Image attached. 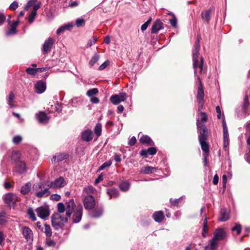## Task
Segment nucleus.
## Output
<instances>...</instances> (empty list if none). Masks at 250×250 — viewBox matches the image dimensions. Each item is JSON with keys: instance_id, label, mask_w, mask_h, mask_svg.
<instances>
[{"instance_id": "10", "label": "nucleus", "mask_w": 250, "mask_h": 250, "mask_svg": "<svg viewBox=\"0 0 250 250\" xmlns=\"http://www.w3.org/2000/svg\"><path fill=\"white\" fill-rule=\"evenodd\" d=\"M66 185L65 181L63 177H61L56 179L54 181L50 183L48 186L54 188H59L64 187Z\"/></svg>"}, {"instance_id": "61", "label": "nucleus", "mask_w": 250, "mask_h": 250, "mask_svg": "<svg viewBox=\"0 0 250 250\" xmlns=\"http://www.w3.org/2000/svg\"><path fill=\"white\" fill-rule=\"evenodd\" d=\"M216 111L217 113V118L218 119H221L222 115H221V109L219 106H217L216 107Z\"/></svg>"}, {"instance_id": "60", "label": "nucleus", "mask_w": 250, "mask_h": 250, "mask_svg": "<svg viewBox=\"0 0 250 250\" xmlns=\"http://www.w3.org/2000/svg\"><path fill=\"white\" fill-rule=\"evenodd\" d=\"M136 143V138L133 136L129 140L128 142V145H129L130 146H132L135 144Z\"/></svg>"}, {"instance_id": "63", "label": "nucleus", "mask_w": 250, "mask_h": 250, "mask_svg": "<svg viewBox=\"0 0 250 250\" xmlns=\"http://www.w3.org/2000/svg\"><path fill=\"white\" fill-rule=\"evenodd\" d=\"M223 139L224 140H229L228 130L223 131Z\"/></svg>"}, {"instance_id": "47", "label": "nucleus", "mask_w": 250, "mask_h": 250, "mask_svg": "<svg viewBox=\"0 0 250 250\" xmlns=\"http://www.w3.org/2000/svg\"><path fill=\"white\" fill-rule=\"evenodd\" d=\"M111 165V162L110 161H107L104 162L102 166H101L99 168V170H102L104 168L106 167H109Z\"/></svg>"}, {"instance_id": "53", "label": "nucleus", "mask_w": 250, "mask_h": 250, "mask_svg": "<svg viewBox=\"0 0 250 250\" xmlns=\"http://www.w3.org/2000/svg\"><path fill=\"white\" fill-rule=\"evenodd\" d=\"M18 7V3L16 1L13 2L9 6V9L11 10H16Z\"/></svg>"}, {"instance_id": "17", "label": "nucleus", "mask_w": 250, "mask_h": 250, "mask_svg": "<svg viewBox=\"0 0 250 250\" xmlns=\"http://www.w3.org/2000/svg\"><path fill=\"white\" fill-rule=\"evenodd\" d=\"M93 133L91 130L86 129L82 133V139L85 142H89L93 139Z\"/></svg>"}, {"instance_id": "62", "label": "nucleus", "mask_w": 250, "mask_h": 250, "mask_svg": "<svg viewBox=\"0 0 250 250\" xmlns=\"http://www.w3.org/2000/svg\"><path fill=\"white\" fill-rule=\"evenodd\" d=\"M99 99L96 97H92L90 98V102L93 104H98L99 103Z\"/></svg>"}, {"instance_id": "4", "label": "nucleus", "mask_w": 250, "mask_h": 250, "mask_svg": "<svg viewBox=\"0 0 250 250\" xmlns=\"http://www.w3.org/2000/svg\"><path fill=\"white\" fill-rule=\"evenodd\" d=\"M208 133H200L199 136V140L200 144L201 146L202 150L205 152L204 154V161L206 163L207 162V157L209 152V146L208 143L206 142V140L208 138Z\"/></svg>"}, {"instance_id": "54", "label": "nucleus", "mask_w": 250, "mask_h": 250, "mask_svg": "<svg viewBox=\"0 0 250 250\" xmlns=\"http://www.w3.org/2000/svg\"><path fill=\"white\" fill-rule=\"evenodd\" d=\"M96 41L97 40L94 38H93L92 39L89 40L86 45V47L88 48L91 47L93 44L95 43Z\"/></svg>"}, {"instance_id": "41", "label": "nucleus", "mask_w": 250, "mask_h": 250, "mask_svg": "<svg viewBox=\"0 0 250 250\" xmlns=\"http://www.w3.org/2000/svg\"><path fill=\"white\" fill-rule=\"evenodd\" d=\"M169 15H172V17H173V18L172 19H170L169 20V22L170 23V24L174 27H177V20L176 18V17L175 16V15L172 13H169Z\"/></svg>"}, {"instance_id": "6", "label": "nucleus", "mask_w": 250, "mask_h": 250, "mask_svg": "<svg viewBox=\"0 0 250 250\" xmlns=\"http://www.w3.org/2000/svg\"><path fill=\"white\" fill-rule=\"evenodd\" d=\"M127 95L125 93L122 92L119 94L112 95L110 98V101L114 104H118L121 102L126 100Z\"/></svg>"}, {"instance_id": "29", "label": "nucleus", "mask_w": 250, "mask_h": 250, "mask_svg": "<svg viewBox=\"0 0 250 250\" xmlns=\"http://www.w3.org/2000/svg\"><path fill=\"white\" fill-rule=\"evenodd\" d=\"M102 213V208H96L90 212V215L93 218H98L101 216Z\"/></svg>"}, {"instance_id": "30", "label": "nucleus", "mask_w": 250, "mask_h": 250, "mask_svg": "<svg viewBox=\"0 0 250 250\" xmlns=\"http://www.w3.org/2000/svg\"><path fill=\"white\" fill-rule=\"evenodd\" d=\"M208 217L206 215V217L203 221V231H202V236L204 237H206L207 233L208 232Z\"/></svg>"}, {"instance_id": "23", "label": "nucleus", "mask_w": 250, "mask_h": 250, "mask_svg": "<svg viewBox=\"0 0 250 250\" xmlns=\"http://www.w3.org/2000/svg\"><path fill=\"white\" fill-rule=\"evenodd\" d=\"M32 184L30 182H27L21 188V193L23 195L27 194L31 189Z\"/></svg>"}, {"instance_id": "22", "label": "nucleus", "mask_w": 250, "mask_h": 250, "mask_svg": "<svg viewBox=\"0 0 250 250\" xmlns=\"http://www.w3.org/2000/svg\"><path fill=\"white\" fill-rule=\"evenodd\" d=\"M73 27V24L71 23H69L64 25L60 27L57 30L56 33L58 35L63 32L65 30H69Z\"/></svg>"}, {"instance_id": "59", "label": "nucleus", "mask_w": 250, "mask_h": 250, "mask_svg": "<svg viewBox=\"0 0 250 250\" xmlns=\"http://www.w3.org/2000/svg\"><path fill=\"white\" fill-rule=\"evenodd\" d=\"M85 190L87 193H92L94 192L95 189L93 187L89 186L85 188Z\"/></svg>"}, {"instance_id": "50", "label": "nucleus", "mask_w": 250, "mask_h": 250, "mask_svg": "<svg viewBox=\"0 0 250 250\" xmlns=\"http://www.w3.org/2000/svg\"><path fill=\"white\" fill-rule=\"evenodd\" d=\"M22 140V137L20 135L15 136L13 139V142L15 144H18Z\"/></svg>"}, {"instance_id": "38", "label": "nucleus", "mask_w": 250, "mask_h": 250, "mask_svg": "<svg viewBox=\"0 0 250 250\" xmlns=\"http://www.w3.org/2000/svg\"><path fill=\"white\" fill-rule=\"evenodd\" d=\"M98 89L96 88L90 89L88 90L87 92V95L89 97H94L93 96L97 94L98 93Z\"/></svg>"}, {"instance_id": "58", "label": "nucleus", "mask_w": 250, "mask_h": 250, "mask_svg": "<svg viewBox=\"0 0 250 250\" xmlns=\"http://www.w3.org/2000/svg\"><path fill=\"white\" fill-rule=\"evenodd\" d=\"M104 179V174L101 173L95 181V184L96 185Z\"/></svg>"}, {"instance_id": "39", "label": "nucleus", "mask_w": 250, "mask_h": 250, "mask_svg": "<svg viewBox=\"0 0 250 250\" xmlns=\"http://www.w3.org/2000/svg\"><path fill=\"white\" fill-rule=\"evenodd\" d=\"M27 213L30 219L33 221H35L37 219L35 214L34 213V211L32 208H29L28 209Z\"/></svg>"}, {"instance_id": "48", "label": "nucleus", "mask_w": 250, "mask_h": 250, "mask_svg": "<svg viewBox=\"0 0 250 250\" xmlns=\"http://www.w3.org/2000/svg\"><path fill=\"white\" fill-rule=\"evenodd\" d=\"M37 14L36 12L35 11H32L29 15V18H28V21L30 23H32L33 22L35 17L36 16Z\"/></svg>"}, {"instance_id": "34", "label": "nucleus", "mask_w": 250, "mask_h": 250, "mask_svg": "<svg viewBox=\"0 0 250 250\" xmlns=\"http://www.w3.org/2000/svg\"><path fill=\"white\" fill-rule=\"evenodd\" d=\"M130 188V184L127 181L122 182L120 184V189L124 191H127Z\"/></svg>"}, {"instance_id": "12", "label": "nucleus", "mask_w": 250, "mask_h": 250, "mask_svg": "<svg viewBox=\"0 0 250 250\" xmlns=\"http://www.w3.org/2000/svg\"><path fill=\"white\" fill-rule=\"evenodd\" d=\"M55 39L51 37H49L46 40L43 44L42 51L44 53L50 52L51 49L55 42Z\"/></svg>"}, {"instance_id": "9", "label": "nucleus", "mask_w": 250, "mask_h": 250, "mask_svg": "<svg viewBox=\"0 0 250 250\" xmlns=\"http://www.w3.org/2000/svg\"><path fill=\"white\" fill-rule=\"evenodd\" d=\"M4 200L9 206H14L17 200V197L12 193H9L4 196Z\"/></svg>"}, {"instance_id": "37", "label": "nucleus", "mask_w": 250, "mask_h": 250, "mask_svg": "<svg viewBox=\"0 0 250 250\" xmlns=\"http://www.w3.org/2000/svg\"><path fill=\"white\" fill-rule=\"evenodd\" d=\"M58 213L61 214L64 213V211L66 210V208L64 205L62 203H59L57 205Z\"/></svg>"}, {"instance_id": "13", "label": "nucleus", "mask_w": 250, "mask_h": 250, "mask_svg": "<svg viewBox=\"0 0 250 250\" xmlns=\"http://www.w3.org/2000/svg\"><path fill=\"white\" fill-rule=\"evenodd\" d=\"M66 206V216L67 217H70L72 212L74 210V208L75 207V203L73 199H71L69 202L65 203Z\"/></svg>"}, {"instance_id": "35", "label": "nucleus", "mask_w": 250, "mask_h": 250, "mask_svg": "<svg viewBox=\"0 0 250 250\" xmlns=\"http://www.w3.org/2000/svg\"><path fill=\"white\" fill-rule=\"evenodd\" d=\"M67 155L63 153L58 154L53 157L55 161L59 162L62 161L66 158Z\"/></svg>"}, {"instance_id": "14", "label": "nucleus", "mask_w": 250, "mask_h": 250, "mask_svg": "<svg viewBox=\"0 0 250 250\" xmlns=\"http://www.w3.org/2000/svg\"><path fill=\"white\" fill-rule=\"evenodd\" d=\"M226 236V233L223 229L219 228L216 229L213 233V238L214 240L217 241L223 239Z\"/></svg>"}, {"instance_id": "24", "label": "nucleus", "mask_w": 250, "mask_h": 250, "mask_svg": "<svg viewBox=\"0 0 250 250\" xmlns=\"http://www.w3.org/2000/svg\"><path fill=\"white\" fill-rule=\"evenodd\" d=\"M140 142L142 144L149 146H152L153 144L151 138L147 135H142V136L140 138Z\"/></svg>"}, {"instance_id": "25", "label": "nucleus", "mask_w": 250, "mask_h": 250, "mask_svg": "<svg viewBox=\"0 0 250 250\" xmlns=\"http://www.w3.org/2000/svg\"><path fill=\"white\" fill-rule=\"evenodd\" d=\"M156 171V168L150 166H146L142 168L141 172L146 174L152 173Z\"/></svg>"}, {"instance_id": "1", "label": "nucleus", "mask_w": 250, "mask_h": 250, "mask_svg": "<svg viewBox=\"0 0 250 250\" xmlns=\"http://www.w3.org/2000/svg\"><path fill=\"white\" fill-rule=\"evenodd\" d=\"M200 37H198L197 41L195 42L194 48L192 50V60H193V67L194 68V74L197 77V82L199 84L198 88L197 94V101H204V92L203 87L201 83L200 77L197 75L198 71L200 74H202L205 72L203 67L204 59L202 57H199V51L200 49Z\"/></svg>"}, {"instance_id": "26", "label": "nucleus", "mask_w": 250, "mask_h": 250, "mask_svg": "<svg viewBox=\"0 0 250 250\" xmlns=\"http://www.w3.org/2000/svg\"><path fill=\"white\" fill-rule=\"evenodd\" d=\"M17 167L19 172L22 173L26 170V166L25 163L21 161H18L17 162Z\"/></svg>"}, {"instance_id": "43", "label": "nucleus", "mask_w": 250, "mask_h": 250, "mask_svg": "<svg viewBox=\"0 0 250 250\" xmlns=\"http://www.w3.org/2000/svg\"><path fill=\"white\" fill-rule=\"evenodd\" d=\"M6 221L5 213L4 212L0 213V224L3 225Z\"/></svg>"}, {"instance_id": "55", "label": "nucleus", "mask_w": 250, "mask_h": 250, "mask_svg": "<svg viewBox=\"0 0 250 250\" xmlns=\"http://www.w3.org/2000/svg\"><path fill=\"white\" fill-rule=\"evenodd\" d=\"M50 199L53 201H58L61 199V196L57 194H52L50 197Z\"/></svg>"}, {"instance_id": "28", "label": "nucleus", "mask_w": 250, "mask_h": 250, "mask_svg": "<svg viewBox=\"0 0 250 250\" xmlns=\"http://www.w3.org/2000/svg\"><path fill=\"white\" fill-rule=\"evenodd\" d=\"M19 23L18 21H15L12 23L9 31L6 33L7 35H13L16 33V27Z\"/></svg>"}, {"instance_id": "18", "label": "nucleus", "mask_w": 250, "mask_h": 250, "mask_svg": "<svg viewBox=\"0 0 250 250\" xmlns=\"http://www.w3.org/2000/svg\"><path fill=\"white\" fill-rule=\"evenodd\" d=\"M36 117L38 121L42 124H45L47 122L49 118L46 114L44 112H40L38 114H36Z\"/></svg>"}, {"instance_id": "44", "label": "nucleus", "mask_w": 250, "mask_h": 250, "mask_svg": "<svg viewBox=\"0 0 250 250\" xmlns=\"http://www.w3.org/2000/svg\"><path fill=\"white\" fill-rule=\"evenodd\" d=\"M85 21L83 19H78L76 21V25L78 27L84 25Z\"/></svg>"}, {"instance_id": "3", "label": "nucleus", "mask_w": 250, "mask_h": 250, "mask_svg": "<svg viewBox=\"0 0 250 250\" xmlns=\"http://www.w3.org/2000/svg\"><path fill=\"white\" fill-rule=\"evenodd\" d=\"M32 192L35 193L38 198H42L48 196L50 192L49 189L44 188L43 185L40 183H36L32 187Z\"/></svg>"}, {"instance_id": "45", "label": "nucleus", "mask_w": 250, "mask_h": 250, "mask_svg": "<svg viewBox=\"0 0 250 250\" xmlns=\"http://www.w3.org/2000/svg\"><path fill=\"white\" fill-rule=\"evenodd\" d=\"M217 240H214V238H212V239L210 241V246L209 249H210V250H214L217 245Z\"/></svg>"}, {"instance_id": "51", "label": "nucleus", "mask_w": 250, "mask_h": 250, "mask_svg": "<svg viewBox=\"0 0 250 250\" xmlns=\"http://www.w3.org/2000/svg\"><path fill=\"white\" fill-rule=\"evenodd\" d=\"M109 61H106L99 66L98 70L101 71L104 69L109 65Z\"/></svg>"}, {"instance_id": "7", "label": "nucleus", "mask_w": 250, "mask_h": 250, "mask_svg": "<svg viewBox=\"0 0 250 250\" xmlns=\"http://www.w3.org/2000/svg\"><path fill=\"white\" fill-rule=\"evenodd\" d=\"M83 205L86 209H92L95 206V200L91 195L86 196L83 200Z\"/></svg>"}, {"instance_id": "15", "label": "nucleus", "mask_w": 250, "mask_h": 250, "mask_svg": "<svg viewBox=\"0 0 250 250\" xmlns=\"http://www.w3.org/2000/svg\"><path fill=\"white\" fill-rule=\"evenodd\" d=\"M22 233L24 238L27 240H32L33 234L31 229L27 227L22 228Z\"/></svg>"}, {"instance_id": "42", "label": "nucleus", "mask_w": 250, "mask_h": 250, "mask_svg": "<svg viewBox=\"0 0 250 250\" xmlns=\"http://www.w3.org/2000/svg\"><path fill=\"white\" fill-rule=\"evenodd\" d=\"M26 73L30 75L35 76L37 74V68L28 67L26 69Z\"/></svg>"}, {"instance_id": "36", "label": "nucleus", "mask_w": 250, "mask_h": 250, "mask_svg": "<svg viewBox=\"0 0 250 250\" xmlns=\"http://www.w3.org/2000/svg\"><path fill=\"white\" fill-rule=\"evenodd\" d=\"M14 94H13V93L11 92L9 94L8 98V103L11 107H13L15 106V105L14 104Z\"/></svg>"}, {"instance_id": "57", "label": "nucleus", "mask_w": 250, "mask_h": 250, "mask_svg": "<svg viewBox=\"0 0 250 250\" xmlns=\"http://www.w3.org/2000/svg\"><path fill=\"white\" fill-rule=\"evenodd\" d=\"M249 101L247 97H246L244 99V102L243 104V109L245 111H246L249 106Z\"/></svg>"}, {"instance_id": "16", "label": "nucleus", "mask_w": 250, "mask_h": 250, "mask_svg": "<svg viewBox=\"0 0 250 250\" xmlns=\"http://www.w3.org/2000/svg\"><path fill=\"white\" fill-rule=\"evenodd\" d=\"M36 92L41 94L46 89V83L42 81H39L35 85Z\"/></svg>"}, {"instance_id": "21", "label": "nucleus", "mask_w": 250, "mask_h": 250, "mask_svg": "<svg viewBox=\"0 0 250 250\" xmlns=\"http://www.w3.org/2000/svg\"><path fill=\"white\" fill-rule=\"evenodd\" d=\"M153 218L157 222H161L164 218V213L162 211L155 212L153 214Z\"/></svg>"}, {"instance_id": "31", "label": "nucleus", "mask_w": 250, "mask_h": 250, "mask_svg": "<svg viewBox=\"0 0 250 250\" xmlns=\"http://www.w3.org/2000/svg\"><path fill=\"white\" fill-rule=\"evenodd\" d=\"M100 56L98 53H96L89 62L90 66H93L99 60Z\"/></svg>"}, {"instance_id": "8", "label": "nucleus", "mask_w": 250, "mask_h": 250, "mask_svg": "<svg viewBox=\"0 0 250 250\" xmlns=\"http://www.w3.org/2000/svg\"><path fill=\"white\" fill-rule=\"evenodd\" d=\"M82 214L83 207L82 205H79L74 210V214L72 216L73 222L75 223H79L81 220Z\"/></svg>"}, {"instance_id": "19", "label": "nucleus", "mask_w": 250, "mask_h": 250, "mask_svg": "<svg viewBox=\"0 0 250 250\" xmlns=\"http://www.w3.org/2000/svg\"><path fill=\"white\" fill-rule=\"evenodd\" d=\"M163 28V23L159 20H157L153 24L151 28V33H157L160 30Z\"/></svg>"}, {"instance_id": "27", "label": "nucleus", "mask_w": 250, "mask_h": 250, "mask_svg": "<svg viewBox=\"0 0 250 250\" xmlns=\"http://www.w3.org/2000/svg\"><path fill=\"white\" fill-rule=\"evenodd\" d=\"M44 232L47 237H50L52 236V230L49 225L44 224L43 227L42 228V230Z\"/></svg>"}, {"instance_id": "64", "label": "nucleus", "mask_w": 250, "mask_h": 250, "mask_svg": "<svg viewBox=\"0 0 250 250\" xmlns=\"http://www.w3.org/2000/svg\"><path fill=\"white\" fill-rule=\"evenodd\" d=\"M5 20V16L3 13H0V25H1Z\"/></svg>"}, {"instance_id": "52", "label": "nucleus", "mask_w": 250, "mask_h": 250, "mask_svg": "<svg viewBox=\"0 0 250 250\" xmlns=\"http://www.w3.org/2000/svg\"><path fill=\"white\" fill-rule=\"evenodd\" d=\"M232 231H236L237 234H239L241 232V227L239 224H236L235 226L232 228Z\"/></svg>"}, {"instance_id": "40", "label": "nucleus", "mask_w": 250, "mask_h": 250, "mask_svg": "<svg viewBox=\"0 0 250 250\" xmlns=\"http://www.w3.org/2000/svg\"><path fill=\"white\" fill-rule=\"evenodd\" d=\"M95 133L99 137L101 135L102 125L101 124H97L94 128Z\"/></svg>"}, {"instance_id": "33", "label": "nucleus", "mask_w": 250, "mask_h": 250, "mask_svg": "<svg viewBox=\"0 0 250 250\" xmlns=\"http://www.w3.org/2000/svg\"><path fill=\"white\" fill-rule=\"evenodd\" d=\"M211 11L210 10H208L202 12L201 15L202 18L208 22L210 20V15Z\"/></svg>"}, {"instance_id": "2", "label": "nucleus", "mask_w": 250, "mask_h": 250, "mask_svg": "<svg viewBox=\"0 0 250 250\" xmlns=\"http://www.w3.org/2000/svg\"><path fill=\"white\" fill-rule=\"evenodd\" d=\"M68 218L66 215L63 216L60 213H55L51 217L52 225L55 229H61L67 221Z\"/></svg>"}, {"instance_id": "11", "label": "nucleus", "mask_w": 250, "mask_h": 250, "mask_svg": "<svg viewBox=\"0 0 250 250\" xmlns=\"http://www.w3.org/2000/svg\"><path fill=\"white\" fill-rule=\"evenodd\" d=\"M38 216L42 219L48 217L49 214V208L46 207H40L36 209Z\"/></svg>"}, {"instance_id": "20", "label": "nucleus", "mask_w": 250, "mask_h": 250, "mask_svg": "<svg viewBox=\"0 0 250 250\" xmlns=\"http://www.w3.org/2000/svg\"><path fill=\"white\" fill-rule=\"evenodd\" d=\"M229 218V212L225 208H221L220 210V217L218 220L221 222L227 221Z\"/></svg>"}, {"instance_id": "49", "label": "nucleus", "mask_w": 250, "mask_h": 250, "mask_svg": "<svg viewBox=\"0 0 250 250\" xmlns=\"http://www.w3.org/2000/svg\"><path fill=\"white\" fill-rule=\"evenodd\" d=\"M182 199V197H180L178 199H170V204L172 205V206H177L178 205V203Z\"/></svg>"}, {"instance_id": "56", "label": "nucleus", "mask_w": 250, "mask_h": 250, "mask_svg": "<svg viewBox=\"0 0 250 250\" xmlns=\"http://www.w3.org/2000/svg\"><path fill=\"white\" fill-rule=\"evenodd\" d=\"M148 153L150 155H153L156 154L157 150L156 148L151 147L147 149Z\"/></svg>"}, {"instance_id": "5", "label": "nucleus", "mask_w": 250, "mask_h": 250, "mask_svg": "<svg viewBox=\"0 0 250 250\" xmlns=\"http://www.w3.org/2000/svg\"><path fill=\"white\" fill-rule=\"evenodd\" d=\"M200 115L201 118L200 119H197V126L200 133H208V129L205 125V123L208 120V117L205 112H201Z\"/></svg>"}, {"instance_id": "32", "label": "nucleus", "mask_w": 250, "mask_h": 250, "mask_svg": "<svg viewBox=\"0 0 250 250\" xmlns=\"http://www.w3.org/2000/svg\"><path fill=\"white\" fill-rule=\"evenodd\" d=\"M107 194L110 196V198H116L119 195V192L117 189L112 188L107 191Z\"/></svg>"}, {"instance_id": "46", "label": "nucleus", "mask_w": 250, "mask_h": 250, "mask_svg": "<svg viewBox=\"0 0 250 250\" xmlns=\"http://www.w3.org/2000/svg\"><path fill=\"white\" fill-rule=\"evenodd\" d=\"M151 21V18H150L145 23H144L141 26V30L143 32L145 31L147 29L148 25L150 24Z\"/></svg>"}]
</instances>
